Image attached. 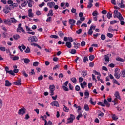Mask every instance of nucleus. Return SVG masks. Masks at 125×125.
Here are the masks:
<instances>
[{"label": "nucleus", "mask_w": 125, "mask_h": 125, "mask_svg": "<svg viewBox=\"0 0 125 125\" xmlns=\"http://www.w3.org/2000/svg\"><path fill=\"white\" fill-rule=\"evenodd\" d=\"M63 106H64L63 111H64V112H69V109L68 108V107H67V106H65L64 105Z\"/></svg>", "instance_id": "obj_47"}, {"label": "nucleus", "mask_w": 125, "mask_h": 125, "mask_svg": "<svg viewBox=\"0 0 125 125\" xmlns=\"http://www.w3.org/2000/svg\"><path fill=\"white\" fill-rule=\"evenodd\" d=\"M47 16H53V11L52 9L49 10V13L47 14Z\"/></svg>", "instance_id": "obj_27"}, {"label": "nucleus", "mask_w": 125, "mask_h": 125, "mask_svg": "<svg viewBox=\"0 0 125 125\" xmlns=\"http://www.w3.org/2000/svg\"><path fill=\"white\" fill-rule=\"evenodd\" d=\"M62 89L64 91H69V88L67 86H62Z\"/></svg>", "instance_id": "obj_49"}, {"label": "nucleus", "mask_w": 125, "mask_h": 125, "mask_svg": "<svg viewBox=\"0 0 125 125\" xmlns=\"http://www.w3.org/2000/svg\"><path fill=\"white\" fill-rule=\"evenodd\" d=\"M73 45H74V47L76 49H78L81 46V44L80 43H77V42H73Z\"/></svg>", "instance_id": "obj_15"}, {"label": "nucleus", "mask_w": 125, "mask_h": 125, "mask_svg": "<svg viewBox=\"0 0 125 125\" xmlns=\"http://www.w3.org/2000/svg\"><path fill=\"white\" fill-rule=\"evenodd\" d=\"M76 117L74 114H70V117L67 119L68 120L67 122V124H71V123H73V121L75 120Z\"/></svg>", "instance_id": "obj_4"}, {"label": "nucleus", "mask_w": 125, "mask_h": 125, "mask_svg": "<svg viewBox=\"0 0 125 125\" xmlns=\"http://www.w3.org/2000/svg\"><path fill=\"white\" fill-rule=\"evenodd\" d=\"M77 52V51L76 50V49H71L70 53L71 54H76V53Z\"/></svg>", "instance_id": "obj_51"}, {"label": "nucleus", "mask_w": 125, "mask_h": 125, "mask_svg": "<svg viewBox=\"0 0 125 125\" xmlns=\"http://www.w3.org/2000/svg\"><path fill=\"white\" fill-rule=\"evenodd\" d=\"M19 59V57L15 56L14 57L12 58V60L14 61H15V60H18Z\"/></svg>", "instance_id": "obj_55"}, {"label": "nucleus", "mask_w": 125, "mask_h": 125, "mask_svg": "<svg viewBox=\"0 0 125 125\" xmlns=\"http://www.w3.org/2000/svg\"><path fill=\"white\" fill-rule=\"evenodd\" d=\"M18 113L19 115H24V114H26V108H21L19 110Z\"/></svg>", "instance_id": "obj_6"}, {"label": "nucleus", "mask_w": 125, "mask_h": 125, "mask_svg": "<svg viewBox=\"0 0 125 125\" xmlns=\"http://www.w3.org/2000/svg\"><path fill=\"white\" fill-rule=\"evenodd\" d=\"M36 15H38L39 16V15H41L42 14V12H41V11L38 10V11H36Z\"/></svg>", "instance_id": "obj_63"}, {"label": "nucleus", "mask_w": 125, "mask_h": 125, "mask_svg": "<svg viewBox=\"0 0 125 125\" xmlns=\"http://www.w3.org/2000/svg\"><path fill=\"white\" fill-rule=\"evenodd\" d=\"M104 104L106 105L108 107H110V104L108 102V101L106 99H104Z\"/></svg>", "instance_id": "obj_25"}, {"label": "nucleus", "mask_w": 125, "mask_h": 125, "mask_svg": "<svg viewBox=\"0 0 125 125\" xmlns=\"http://www.w3.org/2000/svg\"><path fill=\"white\" fill-rule=\"evenodd\" d=\"M28 41L29 42H38V39L36 36L30 37L28 38Z\"/></svg>", "instance_id": "obj_5"}, {"label": "nucleus", "mask_w": 125, "mask_h": 125, "mask_svg": "<svg viewBox=\"0 0 125 125\" xmlns=\"http://www.w3.org/2000/svg\"><path fill=\"white\" fill-rule=\"evenodd\" d=\"M87 84V83L85 81H84L83 83H80L81 88H82L83 89H84V86H85Z\"/></svg>", "instance_id": "obj_17"}, {"label": "nucleus", "mask_w": 125, "mask_h": 125, "mask_svg": "<svg viewBox=\"0 0 125 125\" xmlns=\"http://www.w3.org/2000/svg\"><path fill=\"white\" fill-rule=\"evenodd\" d=\"M51 19H52L51 17H48L46 20V22H47V23H51Z\"/></svg>", "instance_id": "obj_36"}, {"label": "nucleus", "mask_w": 125, "mask_h": 125, "mask_svg": "<svg viewBox=\"0 0 125 125\" xmlns=\"http://www.w3.org/2000/svg\"><path fill=\"white\" fill-rule=\"evenodd\" d=\"M21 26H22V24L20 23L18 24V28L16 29L17 33H18V32L20 33H21V32H22V33H25V30H24V28H23Z\"/></svg>", "instance_id": "obj_3"}, {"label": "nucleus", "mask_w": 125, "mask_h": 125, "mask_svg": "<svg viewBox=\"0 0 125 125\" xmlns=\"http://www.w3.org/2000/svg\"><path fill=\"white\" fill-rule=\"evenodd\" d=\"M11 22L13 23V24H16L17 22V20L14 19V18H11Z\"/></svg>", "instance_id": "obj_31"}, {"label": "nucleus", "mask_w": 125, "mask_h": 125, "mask_svg": "<svg viewBox=\"0 0 125 125\" xmlns=\"http://www.w3.org/2000/svg\"><path fill=\"white\" fill-rule=\"evenodd\" d=\"M108 55H109V54L105 55L104 57V60L106 62H107V63H108V62L110 61V58L109 57V56H108Z\"/></svg>", "instance_id": "obj_24"}, {"label": "nucleus", "mask_w": 125, "mask_h": 125, "mask_svg": "<svg viewBox=\"0 0 125 125\" xmlns=\"http://www.w3.org/2000/svg\"><path fill=\"white\" fill-rule=\"evenodd\" d=\"M28 16H29V17H30L31 18L34 17V13H28Z\"/></svg>", "instance_id": "obj_62"}, {"label": "nucleus", "mask_w": 125, "mask_h": 125, "mask_svg": "<svg viewBox=\"0 0 125 125\" xmlns=\"http://www.w3.org/2000/svg\"><path fill=\"white\" fill-rule=\"evenodd\" d=\"M114 77L116 79H120L121 78V75L119 73H114Z\"/></svg>", "instance_id": "obj_35"}, {"label": "nucleus", "mask_w": 125, "mask_h": 125, "mask_svg": "<svg viewBox=\"0 0 125 125\" xmlns=\"http://www.w3.org/2000/svg\"><path fill=\"white\" fill-rule=\"evenodd\" d=\"M94 58H95V57L93 55H90L89 57V60H90V61H92V60H93Z\"/></svg>", "instance_id": "obj_43"}, {"label": "nucleus", "mask_w": 125, "mask_h": 125, "mask_svg": "<svg viewBox=\"0 0 125 125\" xmlns=\"http://www.w3.org/2000/svg\"><path fill=\"white\" fill-rule=\"evenodd\" d=\"M119 22V21H118L117 20H114V21H110V24H111L112 25L114 24H116V23H118Z\"/></svg>", "instance_id": "obj_50"}, {"label": "nucleus", "mask_w": 125, "mask_h": 125, "mask_svg": "<svg viewBox=\"0 0 125 125\" xmlns=\"http://www.w3.org/2000/svg\"><path fill=\"white\" fill-rule=\"evenodd\" d=\"M69 23L70 25H74V24H76V21L74 19H69Z\"/></svg>", "instance_id": "obj_21"}, {"label": "nucleus", "mask_w": 125, "mask_h": 125, "mask_svg": "<svg viewBox=\"0 0 125 125\" xmlns=\"http://www.w3.org/2000/svg\"><path fill=\"white\" fill-rule=\"evenodd\" d=\"M113 17L114 18H118L119 20H124V17H123V16H122V14L121 13L119 12V11L117 10H114V14L113 15Z\"/></svg>", "instance_id": "obj_1"}, {"label": "nucleus", "mask_w": 125, "mask_h": 125, "mask_svg": "<svg viewBox=\"0 0 125 125\" xmlns=\"http://www.w3.org/2000/svg\"><path fill=\"white\" fill-rule=\"evenodd\" d=\"M25 28H26V31H27V32L32 31V30H31V28L28 27V26L26 25V26H25Z\"/></svg>", "instance_id": "obj_61"}, {"label": "nucleus", "mask_w": 125, "mask_h": 125, "mask_svg": "<svg viewBox=\"0 0 125 125\" xmlns=\"http://www.w3.org/2000/svg\"><path fill=\"white\" fill-rule=\"evenodd\" d=\"M71 82L73 83H77V79L75 77H72L70 79Z\"/></svg>", "instance_id": "obj_34"}, {"label": "nucleus", "mask_w": 125, "mask_h": 125, "mask_svg": "<svg viewBox=\"0 0 125 125\" xmlns=\"http://www.w3.org/2000/svg\"><path fill=\"white\" fill-rule=\"evenodd\" d=\"M10 6H12L13 8H14V7H17L18 6V4L16 3H13V4L10 5Z\"/></svg>", "instance_id": "obj_44"}, {"label": "nucleus", "mask_w": 125, "mask_h": 125, "mask_svg": "<svg viewBox=\"0 0 125 125\" xmlns=\"http://www.w3.org/2000/svg\"><path fill=\"white\" fill-rule=\"evenodd\" d=\"M83 61L84 63H86V61H88V58L87 57H84L83 59Z\"/></svg>", "instance_id": "obj_53"}, {"label": "nucleus", "mask_w": 125, "mask_h": 125, "mask_svg": "<svg viewBox=\"0 0 125 125\" xmlns=\"http://www.w3.org/2000/svg\"><path fill=\"white\" fill-rule=\"evenodd\" d=\"M106 16L108 19H111V18H112L113 15L111 13L108 12L107 13Z\"/></svg>", "instance_id": "obj_40"}, {"label": "nucleus", "mask_w": 125, "mask_h": 125, "mask_svg": "<svg viewBox=\"0 0 125 125\" xmlns=\"http://www.w3.org/2000/svg\"><path fill=\"white\" fill-rule=\"evenodd\" d=\"M44 125H52V122L51 121H49L47 122L46 120H45V124Z\"/></svg>", "instance_id": "obj_29"}, {"label": "nucleus", "mask_w": 125, "mask_h": 125, "mask_svg": "<svg viewBox=\"0 0 125 125\" xmlns=\"http://www.w3.org/2000/svg\"><path fill=\"white\" fill-rule=\"evenodd\" d=\"M25 53H30L31 52V50L29 47H27L25 51Z\"/></svg>", "instance_id": "obj_46"}, {"label": "nucleus", "mask_w": 125, "mask_h": 125, "mask_svg": "<svg viewBox=\"0 0 125 125\" xmlns=\"http://www.w3.org/2000/svg\"><path fill=\"white\" fill-rule=\"evenodd\" d=\"M50 105H51V106H54L55 107H59V103H58V101H53L52 102L50 103Z\"/></svg>", "instance_id": "obj_9"}, {"label": "nucleus", "mask_w": 125, "mask_h": 125, "mask_svg": "<svg viewBox=\"0 0 125 125\" xmlns=\"http://www.w3.org/2000/svg\"><path fill=\"white\" fill-rule=\"evenodd\" d=\"M92 15L93 16H97V15H98V13L97 11H95L93 12Z\"/></svg>", "instance_id": "obj_56"}, {"label": "nucleus", "mask_w": 125, "mask_h": 125, "mask_svg": "<svg viewBox=\"0 0 125 125\" xmlns=\"http://www.w3.org/2000/svg\"><path fill=\"white\" fill-rule=\"evenodd\" d=\"M12 85V83L9 82L8 80H5V86H7L8 87H9V86H11Z\"/></svg>", "instance_id": "obj_16"}, {"label": "nucleus", "mask_w": 125, "mask_h": 125, "mask_svg": "<svg viewBox=\"0 0 125 125\" xmlns=\"http://www.w3.org/2000/svg\"><path fill=\"white\" fill-rule=\"evenodd\" d=\"M92 29L93 30H95V26H93L92 25L90 26V29L88 30V34L90 36H91V35H92L93 33V31H92Z\"/></svg>", "instance_id": "obj_10"}, {"label": "nucleus", "mask_w": 125, "mask_h": 125, "mask_svg": "<svg viewBox=\"0 0 125 125\" xmlns=\"http://www.w3.org/2000/svg\"><path fill=\"white\" fill-rule=\"evenodd\" d=\"M93 73L95 74V75H97V76H101V74H100V73L96 71V70H94L93 71Z\"/></svg>", "instance_id": "obj_54"}, {"label": "nucleus", "mask_w": 125, "mask_h": 125, "mask_svg": "<svg viewBox=\"0 0 125 125\" xmlns=\"http://www.w3.org/2000/svg\"><path fill=\"white\" fill-rule=\"evenodd\" d=\"M50 89V95L52 96V95H54V91L55 90V85H50L49 86Z\"/></svg>", "instance_id": "obj_2"}, {"label": "nucleus", "mask_w": 125, "mask_h": 125, "mask_svg": "<svg viewBox=\"0 0 125 125\" xmlns=\"http://www.w3.org/2000/svg\"><path fill=\"white\" fill-rule=\"evenodd\" d=\"M92 3H93V0H89V2L88 3V5H87V8H91V7L93 6V4Z\"/></svg>", "instance_id": "obj_13"}, {"label": "nucleus", "mask_w": 125, "mask_h": 125, "mask_svg": "<svg viewBox=\"0 0 125 125\" xmlns=\"http://www.w3.org/2000/svg\"><path fill=\"white\" fill-rule=\"evenodd\" d=\"M116 60H117V61H120V62H125V59H122V58H121L120 57H118L117 58H116Z\"/></svg>", "instance_id": "obj_32"}, {"label": "nucleus", "mask_w": 125, "mask_h": 125, "mask_svg": "<svg viewBox=\"0 0 125 125\" xmlns=\"http://www.w3.org/2000/svg\"><path fill=\"white\" fill-rule=\"evenodd\" d=\"M27 3L28 7H32V6H33V5L32 4H34L35 2H34L33 0H28V1H27Z\"/></svg>", "instance_id": "obj_14"}, {"label": "nucleus", "mask_w": 125, "mask_h": 125, "mask_svg": "<svg viewBox=\"0 0 125 125\" xmlns=\"http://www.w3.org/2000/svg\"><path fill=\"white\" fill-rule=\"evenodd\" d=\"M82 32H83V29L80 28L77 31H76V34H78V35H80V34L82 33Z\"/></svg>", "instance_id": "obj_45"}, {"label": "nucleus", "mask_w": 125, "mask_h": 125, "mask_svg": "<svg viewBox=\"0 0 125 125\" xmlns=\"http://www.w3.org/2000/svg\"><path fill=\"white\" fill-rule=\"evenodd\" d=\"M9 10H10V8L8 5H6L5 6V8L3 9V11L6 14H7V13H9Z\"/></svg>", "instance_id": "obj_12"}, {"label": "nucleus", "mask_w": 125, "mask_h": 125, "mask_svg": "<svg viewBox=\"0 0 125 125\" xmlns=\"http://www.w3.org/2000/svg\"><path fill=\"white\" fill-rule=\"evenodd\" d=\"M4 23L6 24H9V23H11V22L10 21V19H8L7 20H4Z\"/></svg>", "instance_id": "obj_38"}, {"label": "nucleus", "mask_w": 125, "mask_h": 125, "mask_svg": "<svg viewBox=\"0 0 125 125\" xmlns=\"http://www.w3.org/2000/svg\"><path fill=\"white\" fill-rule=\"evenodd\" d=\"M38 65H39V62H33V66H34V67H38Z\"/></svg>", "instance_id": "obj_48"}, {"label": "nucleus", "mask_w": 125, "mask_h": 125, "mask_svg": "<svg viewBox=\"0 0 125 125\" xmlns=\"http://www.w3.org/2000/svg\"><path fill=\"white\" fill-rule=\"evenodd\" d=\"M80 89H81V87H80V86L76 85L75 86V90H76V91H80Z\"/></svg>", "instance_id": "obj_52"}, {"label": "nucleus", "mask_w": 125, "mask_h": 125, "mask_svg": "<svg viewBox=\"0 0 125 125\" xmlns=\"http://www.w3.org/2000/svg\"><path fill=\"white\" fill-rule=\"evenodd\" d=\"M119 5L120 6V8H125V4H124V0H121V3H119Z\"/></svg>", "instance_id": "obj_22"}, {"label": "nucleus", "mask_w": 125, "mask_h": 125, "mask_svg": "<svg viewBox=\"0 0 125 125\" xmlns=\"http://www.w3.org/2000/svg\"><path fill=\"white\" fill-rule=\"evenodd\" d=\"M24 62L25 63V64H29V63H30V59L28 58L24 59Z\"/></svg>", "instance_id": "obj_37"}, {"label": "nucleus", "mask_w": 125, "mask_h": 125, "mask_svg": "<svg viewBox=\"0 0 125 125\" xmlns=\"http://www.w3.org/2000/svg\"><path fill=\"white\" fill-rule=\"evenodd\" d=\"M122 74L123 75V78H125V70H124L123 71H122L121 72Z\"/></svg>", "instance_id": "obj_64"}, {"label": "nucleus", "mask_w": 125, "mask_h": 125, "mask_svg": "<svg viewBox=\"0 0 125 125\" xmlns=\"http://www.w3.org/2000/svg\"><path fill=\"white\" fill-rule=\"evenodd\" d=\"M58 35H59L60 38H62V37H64L65 36V35L62 31H59L58 32Z\"/></svg>", "instance_id": "obj_26"}, {"label": "nucleus", "mask_w": 125, "mask_h": 125, "mask_svg": "<svg viewBox=\"0 0 125 125\" xmlns=\"http://www.w3.org/2000/svg\"><path fill=\"white\" fill-rule=\"evenodd\" d=\"M81 75L83 78H85L86 76H87V72L83 70L82 72Z\"/></svg>", "instance_id": "obj_23"}, {"label": "nucleus", "mask_w": 125, "mask_h": 125, "mask_svg": "<svg viewBox=\"0 0 125 125\" xmlns=\"http://www.w3.org/2000/svg\"><path fill=\"white\" fill-rule=\"evenodd\" d=\"M59 65H56L55 66L53 67V70H57V69H59Z\"/></svg>", "instance_id": "obj_59"}, {"label": "nucleus", "mask_w": 125, "mask_h": 125, "mask_svg": "<svg viewBox=\"0 0 125 125\" xmlns=\"http://www.w3.org/2000/svg\"><path fill=\"white\" fill-rule=\"evenodd\" d=\"M92 100H93L92 98H90L89 102H90V103L92 105H93V106H95V105H96V102H93Z\"/></svg>", "instance_id": "obj_28"}, {"label": "nucleus", "mask_w": 125, "mask_h": 125, "mask_svg": "<svg viewBox=\"0 0 125 125\" xmlns=\"http://www.w3.org/2000/svg\"><path fill=\"white\" fill-rule=\"evenodd\" d=\"M84 109L85 111H89V107L88 106V105L85 104L84 106Z\"/></svg>", "instance_id": "obj_39"}, {"label": "nucleus", "mask_w": 125, "mask_h": 125, "mask_svg": "<svg viewBox=\"0 0 125 125\" xmlns=\"http://www.w3.org/2000/svg\"><path fill=\"white\" fill-rule=\"evenodd\" d=\"M20 38V36H19V35L18 34H15L13 35V38L16 41H17V40H18V39H19Z\"/></svg>", "instance_id": "obj_30"}, {"label": "nucleus", "mask_w": 125, "mask_h": 125, "mask_svg": "<svg viewBox=\"0 0 125 125\" xmlns=\"http://www.w3.org/2000/svg\"><path fill=\"white\" fill-rule=\"evenodd\" d=\"M101 39L102 41H104V40H106V36L104 34H102L101 35Z\"/></svg>", "instance_id": "obj_41"}, {"label": "nucleus", "mask_w": 125, "mask_h": 125, "mask_svg": "<svg viewBox=\"0 0 125 125\" xmlns=\"http://www.w3.org/2000/svg\"><path fill=\"white\" fill-rule=\"evenodd\" d=\"M21 73L23 75V76H24V77H25L26 78H27V77H28V75L26 73V71L23 70L21 72Z\"/></svg>", "instance_id": "obj_58"}, {"label": "nucleus", "mask_w": 125, "mask_h": 125, "mask_svg": "<svg viewBox=\"0 0 125 125\" xmlns=\"http://www.w3.org/2000/svg\"><path fill=\"white\" fill-rule=\"evenodd\" d=\"M108 32H110V33H112V32H114V31H116V32H118V30L117 29H113L112 28H111V27H109L108 29Z\"/></svg>", "instance_id": "obj_33"}, {"label": "nucleus", "mask_w": 125, "mask_h": 125, "mask_svg": "<svg viewBox=\"0 0 125 125\" xmlns=\"http://www.w3.org/2000/svg\"><path fill=\"white\" fill-rule=\"evenodd\" d=\"M111 118L113 120V121H117L119 120V117L116 115V114H112L111 115Z\"/></svg>", "instance_id": "obj_20"}, {"label": "nucleus", "mask_w": 125, "mask_h": 125, "mask_svg": "<svg viewBox=\"0 0 125 125\" xmlns=\"http://www.w3.org/2000/svg\"><path fill=\"white\" fill-rule=\"evenodd\" d=\"M15 85H22L21 83V79H18L16 82L13 83Z\"/></svg>", "instance_id": "obj_11"}, {"label": "nucleus", "mask_w": 125, "mask_h": 125, "mask_svg": "<svg viewBox=\"0 0 125 125\" xmlns=\"http://www.w3.org/2000/svg\"><path fill=\"white\" fill-rule=\"evenodd\" d=\"M113 83H115V84H117V85H120V83L117 81L116 79L113 80Z\"/></svg>", "instance_id": "obj_42"}, {"label": "nucleus", "mask_w": 125, "mask_h": 125, "mask_svg": "<svg viewBox=\"0 0 125 125\" xmlns=\"http://www.w3.org/2000/svg\"><path fill=\"white\" fill-rule=\"evenodd\" d=\"M5 70L6 71V73H8L9 74H10V75H12V76H15V74L13 72V71L12 70H10L8 71V70H9V68L8 66H6L5 67Z\"/></svg>", "instance_id": "obj_7"}, {"label": "nucleus", "mask_w": 125, "mask_h": 125, "mask_svg": "<svg viewBox=\"0 0 125 125\" xmlns=\"http://www.w3.org/2000/svg\"><path fill=\"white\" fill-rule=\"evenodd\" d=\"M54 5H55V3H54V2L47 3V6H49V7H50V8H52V7L54 6Z\"/></svg>", "instance_id": "obj_19"}, {"label": "nucleus", "mask_w": 125, "mask_h": 125, "mask_svg": "<svg viewBox=\"0 0 125 125\" xmlns=\"http://www.w3.org/2000/svg\"><path fill=\"white\" fill-rule=\"evenodd\" d=\"M107 36L108 37V38H113V34L110 33H108L107 34Z\"/></svg>", "instance_id": "obj_60"}, {"label": "nucleus", "mask_w": 125, "mask_h": 125, "mask_svg": "<svg viewBox=\"0 0 125 125\" xmlns=\"http://www.w3.org/2000/svg\"><path fill=\"white\" fill-rule=\"evenodd\" d=\"M114 95L116 98L114 99V102H116L117 99H119V100H122V99L121 98V96H120V94L119 93V92L118 91L116 92Z\"/></svg>", "instance_id": "obj_8"}, {"label": "nucleus", "mask_w": 125, "mask_h": 125, "mask_svg": "<svg viewBox=\"0 0 125 125\" xmlns=\"http://www.w3.org/2000/svg\"><path fill=\"white\" fill-rule=\"evenodd\" d=\"M81 46L82 47L85 46V41H82L81 42Z\"/></svg>", "instance_id": "obj_57"}, {"label": "nucleus", "mask_w": 125, "mask_h": 125, "mask_svg": "<svg viewBox=\"0 0 125 125\" xmlns=\"http://www.w3.org/2000/svg\"><path fill=\"white\" fill-rule=\"evenodd\" d=\"M65 44L68 48H71V47H72V43L69 41H67Z\"/></svg>", "instance_id": "obj_18"}]
</instances>
